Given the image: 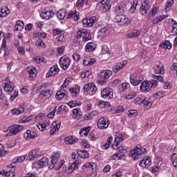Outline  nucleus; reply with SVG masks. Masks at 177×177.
Masks as SVG:
<instances>
[{
	"instance_id": "f257e3e1",
	"label": "nucleus",
	"mask_w": 177,
	"mask_h": 177,
	"mask_svg": "<svg viewBox=\"0 0 177 177\" xmlns=\"http://www.w3.org/2000/svg\"><path fill=\"white\" fill-rule=\"evenodd\" d=\"M59 158H60V152L57 151V152L53 153L51 156L50 161L48 162V168L50 169H53L54 168L56 171L62 168V167L64 165L65 161L63 160L59 161Z\"/></svg>"
},
{
	"instance_id": "f03ea898",
	"label": "nucleus",
	"mask_w": 177,
	"mask_h": 177,
	"mask_svg": "<svg viewBox=\"0 0 177 177\" xmlns=\"http://www.w3.org/2000/svg\"><path fill=\"white\" fill-rule=\"evenodd\" d=\"M144 154H146V149L142 147L140 145H136L133 150L129 152L130 157H132L135 160L142 158Z\"/></svg>"
},
{
	"instance_id": "7ed1b4c3",
	"label": "nucleus",
	"mask_w": 177,
	"mask_h": 177,
	"mask_svg": "<svg viewBox=\"0 0 177 177\" xmlns=\"http://www.w3.org/2000/svg\"><path fill=\"white\" fill-rule=\"evenodd\" d=\"M158 82L156 80H151L150 81H144L141 83L140 91L144 93H147L151 91V88H156Z\"/></svg>"
},
{
	"instance_id": "20e7f679",
	"label": "nucleus",
	"mask_w": 177,
	"mask_h": 177,
	"mask_svg": "<svg viewBox=\"0 0 177 177\" xmlns=\"http://www.w3.org/2000/svg\"><path fill=\"white\" fill-rule=\"evenodd\" d=\"M82 38V42H88L92 39V36H91V32L88 29L82 28L79 30L75 35V39H80Z\"/></svg>"
},
{
	"instance_id": "39448f33",
	"label": "nucleus",
	"mask_w": 177,
	"mask_h": 177,
	"mask_svg": "<svg viewBox=\"0 0 177 177\" xmlns=\"http://www.w3.org/2000/svg\"><path fill=\"white\" fill-rule=\"evenodd\" d=\"M48 84L46 83H43L37 87V91H40L39 96L40 97H44V99H49L52 96L53 92L52 90L47 88Z\"/></svg>"
},
{
	"instance_id": "423d86ee",
	"label": "nucleus",
	"mask_w": 177,
	"mask_h": 177,
	"mask_svg": "<svg viewBox=\"0 0 177 177\" xmlns=\"http://www.w3.org/2000/svg\"><path fill=\"white\" fill-rule=\"evenodd\" d=\"M136 103L140 106H143L146 110H149L151 106H153V102L150 99L145 97V96H139L135 99Z\"/></svg>"
},
{
	"instance_id": "0eeeda50",
	"label": "nucleus",
	"mask_w": 177,
	"mask_h": 177,
	"mask_svg": "<svg viewBox=\"0 0 177 177\" xmlns=\"http://www.w3.org/2000/svg\"><path fill=\"white\" fill-rule=\"evenodd\" d=\"M115 23H118L120 27H124L125 26H128V24L131 23V19L125 15L120 14L115 16Z\"/></svg>"
},
{
	"instance_id": "6e6552de",
	"label": "nucleus",
	"mask_w": 177,
	"mask_h": 177,
	"mask_svg": "<svg viewBox=\"0 0 177 177\" xmlns=\"http://www.w3.org/2000/svg\"><path fill=\"white\" fill-rule=\"evenodd\" d=\"M9 132L6 135V136H15L17 135L19 132H21L24 127L20 124H14L12 126H10Z\"/></svg>"
},
{
	"instance_id": "1a4fd4ad",
	"label": "nucleus",
	"mask_w": 177,
	"mask_h": 177,
	"mask_svg": "<svg viewBox=\"0 0 177 177\" xmlns=\"http://www.w3.org/2000/svg\"><path fill=\"white\" fill-rule=\"evenodd\" d=\"M84 93H88L90 96H92L95 95L96 92H97V87H96V85H95L94 83L86 84L84 86Z\"/></svg>"
},
{
	"instance_id": "9d476101",
	"label": "nucleus",
	"mask_w": 177,
	"mask_h": 177,
	"mask_svg": "<svg viewBox=\"0 0 177 177\" xmlns=\"http://www.w3.org/2000/svg\"><path fill=\"white\" fill-rule=\"evenodd\" d=\"M70 57L66 55L61 57L59 59V64L62 70H67L70 67L71 63Z\"/></svg>"
},
{
	"instance_id": "9b49d317",
	"label": "nucleus",
	"mask_w": 177,
	"mask_h": 177,
	"mask_svg": "<svg viewBox=\"0 0 177 177\" xmlns=\"http://www.w3.org/2000/svg\"><path fill=\"white\" fill-rule=\"evenodd\" d=\"M110 125V120L107 118H100L97 121V127L98 129H107Z\"/></svg>"
},
{
	"instance_id": "f8f14e48",
	"label": "nucleus",
	"mask_w": 177,
	"mask_h": 177,
	"mask_svg": "<svg viewBox=\"0 0 177 177\" xmlns=\"http://www.w3.org/2000/svg\"><path fill=\"white\" fill-rule=\"evenodd\" d=\"M113 75V72L110 70H105L102 71L99 74V78L101 81V82H103L104 84L110 77Z\"/></svg>"
},
{
	"instance_id": "ddd939ff",
	"label": "nucleus",
	"mask_w": 177,
	"mask_h": 177,
	"mask_svg": "<svg viewBox=\"0 0 177 177\" xmlns=\"http://www.w3.org/2000/svg\"><path fill=\"white\" fill-rule=\"evenodd\" d=\"M113 93L111 88H105L101 91V97L103 99L109 100V99L113 98Z\"/></svg>"
},
{
	"instance_id": "4468645a",
	"label": "nucleus",
	"mask_w": 177,
	"mask_h": 177,
	"mask_svg": "<svg viewBox=\"0 0 177 177\" xmlns=\"http://www.w3.org/2000/svg\"><path fill=\"white\" fill-rule=\"evenodd\" d=\"M97 21L96 17H87L82 20L83 27H92Z\"/></svg>"
},
{
	"instance_id": "2eb2a0df",
	"label": "nucleus",
	"mask_w": 177,
	"mask_h": 177,
	"mask_svg": "<svg viewBox=\"0 0 177 177\" xmlns=\"http://www.w3.org/2000/svg\"><path fill=\"white\" fill-rule=\"evenodd\" d=\"M62 122L60 121H55L52 123L50 128V135H54L55 132H59V129H60V125Z\"/></svg>"
},
{
	"instance_id": "dca6fc26",
	"label": "nucleus",
	"mask_w": 177,
	"mask_h": 177,
	"mask_svg": "<svg viewBox=\"0 0 177 177\" xmlns=\"http://www.w3.org/2000/svg\"><path fill=\"white\" fill-rule=\"evenodd\" d=\"M151 6L149 4V1L145 0L143 3L141 4V7L140 8V12L142 16H145L146 13H147V11L150 9Z\"/></svg>"
},
{
	"instance_id": "f3484780",
	"label": "nucleus",
	"mask_w": 177,
	"mask_h": 177,
	"mask_svg": "<svg viewBox=\"0 0 177 177\" xmlns=\"http://www.w3.org/2000/svg\"><path fill=\"white\" fill-rule=\"evenodd\" d=\"M39 156H42V153L39 151V148H36L29 152L27 160H34V158H37V157H39Z\"/></svg>"
},
{
	"instance_id": "a211bd4d",
	"label": "nucleus",
	"mask_w": 177,
	"mask_h": 177,
	"mask_svg": "<svg viewBox=\"0 0 177 177\" xmlns=\"http://www.w3.org/2000/svg\"><path fill=\"white\" fill-rule=\"evenodd\" d=\"M110 32H111V27L106 25L99 30L98 35L100 37H106V35H109Z\"/></svg>"
},
{
	"instance_id": "6ab92c4d",
	"label": "nucleus",
	"mask_w": 177,
	"mask_h": 177,
	"mask_svg": "<svg viewBox=\"0 0 177 177\" xmlns=\"http://www.w3.org/2000/svg\"><path fill=\"white\" fill-rule=\"evenodd\" d=\"M125 10H127V4L121 3L116 6L115 13H116V15H122L125 12Z\"/></svg>"
},
{
	"instance_id": "aec40b11",
	"label": "nucleus",
	"mask_w": 177,
	"mask_h": 177,
	"mask_svg": "<svg viewBox=\"0 0 177 177\" xmlns=\"http://www.w3.org/2000/svg\"><path fill=\"white\" fill-rule=\"evenodd\" d=\"M139 165L142 168H149L151 165V158L147 156L144 158L139 163Z\"/></svg>"
},
{
	"instance_id": "412c9836",
	"label": "nucleus",
	"mask_w": 177,
	"mask_h": 177,
	"mask_svg": "<svg viewBox=\"0 0 177 177\" xmlns=\"http://www.w3.org/2000/svg\"><path fill=\"white\" fill-rule=\"evenodd\" d=\"M124 140V138H122V136H118L115 138L114 143L112 145V149L113 150H118L120 149V145L121 142Z\"/></svg>"
},
{
	"instance_id": "4be33fe9",
	"label": "nucleus",
	"mask_w": 177,
	"mask_h": 177,
	"mask_svg": "<svg viewBox=\"0 0 177 177\" xmlns=\"http://www.w3.org/2000/svg\"><path fill=\"white\" fill-rule=\"evenodd\" d=\"M4 86V91L6 92H13V85L11 84L10 81L9 80V77H6V80H4L3 83Z\"/></svg>"
},
{
	"instance_id": "5701e85b",
	"label": "nucleus",
	"mask_w": 177,
	"mask_h": 177,
	"mask_svg": "<svg viewBox=\"0 0 177 177\" xmlns=\"http://www.w3.org/2000/svg\"><path fill=\"white\" fill-rule=\"evenodd\" d=\"M155 74H164V64L159 62L153 66Z\"/></svg>"
},
{
	"instance_id": "b1692460",
	"label": "nucleus",
	"mask_w": 177,
	"mask_h": 177,
	"mask_svg": "<svg viewBox=\"0 0 177 177\" xmlns=\"http://www.w3.org/2000/svg\"><path fill=\"white\" fill-rule=\"evenodd\" d=\"M128 64V62L123 61L119 63H117L113 67V73H118L120 70H122V68H124L125 66Z\"/></svg>"
},
{
	"instance_id": "393cba45",
	"label": "nucleus",
	"mask_w": 177,
	"mask_h": 177,
	"mask_svg": "<svg viewBox=\"0 0 177 177\" xmlns=\"http://www.w3.org/2000/svg\"><path fill=\"white\" fill-rule=\"evenodd\" d=\"M40 16L43 20H49L55 16V12H53V10L45 11L41 12Z\"/></svg>"
},
{
	"instance_id": "a878e982",
	"label": "nucleus",
	"mask_w": 177,
	"mask_h": 177,
	"mask_svg": "<svg viewBox=\"0 0 177 177\" xmlns=\"http://www.w3.org/2000/svg\"><path fill=\"white\" fill-rule=\"evenodd\" d=\"M120 153H115L111 156L113 160H125V155L123 153L127 152L126 149H120Z\"/></svg>"
},
{
	"instance_id": "bb28decb",
	"label": "nucleus",
	"mask_w": 177,
	"mask_h": 177,
	"mask_svg": "<svg viewBox=\"0 0 177 177\" xmlns=\"http://www.w3.org/2000/svg\"><path fill=\"white\" fill-rule=\"evenodd\" d=\"M59 71V66H57V65H54L53 67L50 68L49 73H46V77L47 78H49V77H53V75H56V74H57Z\"/></svg>"
},
{
	"instance_id": "cd10ccee",
	"label": "nucleus",
	"mask_w": 177,
	"mask_h": 177,
	"mask_svg": "<svg viewBox=\"0 0 177 177\" xmlns=\"http://www.w3.org/2000/svg\"><path fill=\"white\" fill-rule=\"evenodd\" d=\"M142 32V29H133L132 32L127 34V38H138Z\"/></svg>"
},
{
	"instance_id": "c85d7f7f",
	"label": "nucleus",
	"mask_w": 177,
	"mask_h": 177,
	"mask_svg": "<svg viewBox=\"0 0 177 177\" xmlns=\"http://www.w3.org/2000/svg\"><path fill=\"white\" fill-rule=\"evenodd\" d=\"M37 133L32 132L30 130H27L24 133V137L26 140H31V139H35L37 138Z\"/></svg>"
},
{
	"instance_id": "c756f323",
	"label": "nucleus",
	"mask_w": 177,
	"mask_h": 177,
	"mask_svg": "<svg viewBox=\"0 0 177 177\" xmlns=\"http://www.w3.org/2000/svg\"><path fill=\"white\" fill-rule=\"evenodd\" d=\"M78 164H80V160H75L73 162L68 168L66 172L67 174H73L75 169H78Z\"/></svg>"
},
{
	"instance_id": "7c9ffc66",
	"label": "nucleus",
	"mask_w": 177,
	"mask_h": 177,
	"mask_svg": "<svg viewBox=\"0 0 177 177\" xmlns=\"http://www.w3.org/2000/svg\"><path fill=\"white\" fill-rule=\"evenodd\" d=\"M77 142H78V138L72 136H68L64 138V143L66 145H74Z\"/></svg>"
},
{
	"instance_id": "2f4dec72",
	"label": "nucleus",
	"mask_w": 177,
	"mask_h": 177,
	"mask_svg": "<svg viewBox=\"0 0 177 177\" xmlns=\"http://www.w3.org/2000/svg\"><path fill=\"white\" fill-rule=\"evenodd\" d=\"M67 93H68V92H67L66 89L61 88V90L56 93L55 99L57 100H62L63 97L67 95Z\"/></svg>"
},
{
	"instance_id": "473e14b6",
	"label": "nucleus",
	"mask_w": 177,
	"mask_h": 177,
	"mask_svg": "<svg viewBox=\"0 0 177 177\" xmlns=\"http://www.w3.org/2000/svg\"><path fill=\"white\" fill-rule=\"evenodd\" d=\"M66 19H73L75 21H78V13H77V10L71 11L68 12Z\"/></svg>"
},
{
	"instance_id": "72a5a7b5",
	"label": "nucleus",
	"mask_w": 177,
	"mask_h": 177,
	"mask_svg": "<svg viewBox=\"0 0 177 177\" xmlns=\"http://www.w3.org/2000/svg\"><path fill=\"white\" fill-rule=\"evenodd\" d=\"M130 82L131 85H133V86H138V85H139L142 82V80H140V79H138L136 77L133 75H131Z\"/></svg>"
},
{
	"instance_id": "f704fd0d",
	"label": "nucleus",
	"mask_w": 177,
	"mask_h": 177,
	"mask_svg": "<svg viewBox=\"0 0 177 177\" xmlns=\"http://www.w3.org/2000/svg\"><path fill=\"white\" fill-rule=\"evenodd\" d=\"M86 52H93L96 49V44L93 42H89L85 46Z\"/></svg>"
},
{
	"instance_id": "c9c22d12",
	"label": "nucleus",
	"mask_w": 177,
	"mask_h": 177,
	"mask_svg": "<svg viewBox=\"0 0 177 177\" xmlns=\"http://www.w3.org/2000/svg\"><path fill=\"white\" fill-rule=\"evenodd\" d=\"M28 73L29 74L30 78L32 80L37 77V69L34 67L28 68Z\"/></svg>"
},
{
	"instance_id": "e433bc0d",
	"label": "nucleus",
	"mask_w": 177,
	"mask_h": 177,
	"mask_svg": "<svg viewBox=\"0 0 177 177\" xmlns=\"http://www.w3.org/2000/svg\"><path fill=\"white\" fill-rule=\"evenodd\" d=\"M24 28V23L21 21H17L14 28V31H21Z\"/></svg>"
},
{
	"instance_id": "4c0bfd02",
	"label": "nucleus",
	"mask_w": 177,
	"mask_h": 177,
	"mask_svg": "<svg viewBox=\"0 0 177 177\" xmlns=\"http://www.w3.org/2000/svg\"><path fill=\"white\" fill-rule=\"evenodd\" d=\"M26 158H27V155L17 156L12 160V162L13 164H19V162H23Z\"/></svg>"
},
{
	"instance_id": "58836bf2",
	"label": "nucleus",
	"mask_w": 177,
	"mask_h": 177,
	"mask_svg": "<svg viewBox=\"0 0 177 177\" xmlns=\"http://www.w3.org/2000/svg\"><path fill=\"white\" fill-rule=\"evenodd\" d=\"M48 164L49 162L48 161V158L45 157H43L40 160L37 161V165L41 168L43 167H46Z\"/></svg>"
},
{
	"instance_id": "ea45409f",
	"label": "nucleus",
	"mask_w": 177,
	"mask_h": 177,
	"mask_svg": "<svg viewBox=\"0 0 177 177\" xmlns=\"http://www.w3.org/2000/svg\"><path fill=\"white\" fill-rule=\"evenodd\" d=\"M9 13H10V11H9V9L7 7H2L0 9V17H6Z\"/></svg>"
},
{
	"instance_id": "a19ab883",
	"label": "nucleus",
	"mask_w": 177,
	"mask_h": 177,
	"mask_svg": "<svg viewBox=\"0 0 177 177\" xmlns=\"http://www.w3.org/2000/svg\"><path fill=\"white\" fill-rule=\"evenodd\" d=\"M91 131V127H84L80 129V135L81 136H88L89 131Z\"/></svg>"
},
{
	"instance_id": "79ce46f5",
	"label": "nucleus",
	"mask_w": 177,
	"mask_h": 177,
	"mask_svg": "<svg viewBox=\"0 0 177 177\" xmlns=\"http://www.w3.org/2000/svg\"><path fill=\"white\" fill-rule=\"evenodd\" d=\"M67 14L66 10L62 9L57 12V17L60 20H63L64 17H66V15Z\"/></svg>"
},
{
	"instance_id": "37998d69",
	"label": "nucleus",
	"mask_w": 177,
	"mask_h": 177,
	"mask_svg": "<svg viewBox=\"0 0 177 177\" xmlns=\"http://www.w3.org/2000/svg\"><path fill=\"white\" fill-rule=\"evenodd\" d=\"M129 88H131V86L128 82H124L118 86V89L120 92H124L125 89H129Z\"/></svg>"
},
{
	"instance_id": "c03bdc74",
	"label": "nucleus",
	"mask_w": 177,
	"mask_h": 177,
	"mask_svg": "<svg viewBox=\"0 0 177 177\" xmlns=\"http://www.w3.org/2000/svg\"><path fill=\"white\" fill-rule=\"evenodd\" d=\"M80 87L78 86H76L73 88H70L69 92L72 95V96H77V95L80 93Z\"/></svg>"
},
{
	"instance_id": "a18cd8bd",
	"label": "nucleus",
	"mask_w": 177,
	"mask_h": 177,
	"mask_svg": "<svg viewBox=\"0 0 177 177\" xmlns=\"http://www.w3.org/2000/svg\"><path fill=\"white\" fill-rule=\"evenodd\" d=\"M160 48H163V49H171L172 48V44L169 40H167L163 43L160 44Z\"/></svg>"
},
{
	"instance_id": "49530a36",
	"label": "nucleus",
	"mask_w": 177,
	"mask_h": 177,
	"mask_svg": "<svg viewBox=\"0 0 177 177\" xmlns=\"http://www.w3.org/2000/svg\"><path fill=\"white\" fill-rule=\"evenodd\" d=\"M11 113L12 114H16L17 115L23 114V113H24V107L19 106L18 109H14L12 110Z\"/></svg>"
},
{
	"instance_id": "de8ad7c7",
	"label": "nucleus",
	"mask_w": 177,
	"mask_h": 177,
	"mask_svg": "<svg viewBox=\"0 0 177 177\" xmlns=\"http://www.w3.org/2000/svg\"><path fill=\"white\" fill-rule=\"evenodd\" d=\"M167 17H168V15H160L156 17L155 19H153L152 23L153 24H158V23H161V21L164 20V19H167Z\"/></svg>"
},
{
	"instance_id": "09e8293b",
	"label": "nucleus",
	"mask_w": 177,
	"mask_h": 177,
	"mask_svg": "<svg viewBox=\"0 0 177 177\" xmlns=\"http://www.w3.org/2000/svg\"><path fill=\"white\" fill-rule=\"evenodd\" d=\"M10 174H12V176H15V168H12L9 171H5V170L0 171V175H4L6 177L10 176Z\"/></svg>"
},
{
	"instance_id": "8fccbe9b",
	"label": "nucleus",
	"mask_w": 177,
	"mask_h": 177,
	"mask_svg": "<svg viewBox=\"0 0 177 177\" xmlns=\"http://www.w3.org/2000/svg\"><path fill=\"white\" fill-rule=\"evenodd\" d=\"M172 5H174V0H167L165 6V11L166 12V13L168 12L169 10H171Z\"/></svg>"
},
{
	"instance_id": "3c124183",
	"label": "nucleus",
	"mask_w": 177,
	"mask_h": 177,
	"mask_svg": "<svg viewBox=\"0 0 177 177\" xmlns=\"http://www.w3.org/2000/svg\"><path fill=\"white\" fill-rule=\"evenodd\" d=\"M73 115H75V118H76L77 120H79V118L82 116V112H81V111H80V109L77 108L73 109Z\"/></svg>"
},
{
	"instance_id": "603ef678",
	"label": "nucleus",
	"mask_w": 177,
	"mask_h": 177,
	"mask_svg": "<svg viewBox=\"0 0 177 177\" xmlns=\"http://www.w3.org/2000/svg\"><path fill=\"white\" fill-rule=\"evenodd\" d=\"M99 114V112L97 111H93L88 115H85L84 117V120H92V117H95V115H97Z\"/></svg>"
},
{
	"instance_id": "864d4df0",
	"label": "nucleus",
	"mask_w": 177,
	"mask_h": 177,
	"mask_svg": "<svg viewBox=\"0 0 177 177\" xmlns=\"http://www.w3.org/2000/svg\"><path fill=\"white\" fill-rule=\"evenodd\" d=\"M122 111H124V108L122 106H118L111 109L113 114L122 113Z\"/></svg>"
},
{
	"instance_id": "5fc2aeb1",
	"label": "nucleus",
	"mask_w": 177,
	"mask_h": 177,
	"mask_svg": "<svg viewBox=\"0 0 177 177\" xmlns=\"http://www.w3.org/2000/svg\"><path fill=\"white\" fill-rule=\"evenodd\" d=\"M67 104L71 109H73V107H77V106H80L81 104V102L78 100H72L69 102Z\"/></svg>"
},
{
	"instance_id": "6e6d98bb",
	"label": "nucleus",
	"mask_w": 177,
	"mask_h": 177,
	"mask_svg": "<svg viewBox=\"0 0 177 177\" xmlns=\"http://www.w3.org/2000/svg\"><path fill=\"white\" fill-rule=\"evenodd\" d=\"M77 154L80 158H88L89 157V153L86 151H78Z\"/></svg>"
},
{
	"instance_id": "4d7b16f0",
	"label": "nucleus",
	"mask_w": 177,
	"mask_h": 177,
	"mask_svg": "<svg viewBox=\"0 0 177 177\" xmlns=\"http://www.w3.org/2000/svg\"><path fill=\"white\" fill-rule=\"evenodd\" d=\"M98 106L100 109H107L108 107H110V102L100 101L98 103Z\"/></svg>"
},
{
	"instance_id": "13d9d810",
	"label": "nucleus",
	"mask_w": 177,
	"mask_h": 177,
	"mask_svg": "<svg viewBox=\"0 0 177 177\" xmlns=\"http://www.w3.org/2000/svg\"><path fill=\"white\" fill-rule=\"evenodd\" d=\"M36 46L39 49H44L45 48V43H44V41H42L41 39H39L36 41Z\"/></svg>"
},
{
	"instance_id": "bf43d9fd",
	"label": "nucleus",
	"mask_w": 177,
	"mask_h": 177,
	"mask_svg": "<svg viewBox=\"0 0 177 177\" xmlns=\"http://www.w3.org/2000/svg\"><path fill=\"white\" fill-rule=\"evenodd\" d=\"M171 162L173 164V166L177 168V153H174L171 155Z\"/></svg>"
},
{
	"instance_id": "052dcab7",
	"label": "nucleus",
	"mask_w": 177,
	"mask_h": 177,
	"mask_svg": "<svg viewBox=\"0 0 177 177\" xmlns=\"http://www.w3.org/2000/svg\"><path fill=\"white\" fill-rule=\"evenodd\" d=\"M171 32L173 34H177V23L175 21H172Z\"/></svg>"
},
{
	"instance_id": "680f3d73",
	"label": "nucleus",
	"mask_w": 177,
	"mask_h": 177,
	"mask_svg": "<svg viewBox=\"0 0 177 177\" xmlns=\"http://www.w3.org/2000/svg\"><path fill=\"white\" fill-rule=\"evenodd\" d=\"M135 96H136V92L131 91V92L129 93L128 95H127L125 96V99H127L129 100L131 99H133V97H135Z\"/></svg>"
},
{
	"instance_id": "e2e57ef3",
	"label": "nucleus",
	"mask_w": 177,
	"mask_h": 177,
	"mask_svg": "<svg viewBox=\"0 0 177 177\" xmlns=\"http://www.w3.org/2000/svg\"><path fill=\"white\" fill-rule=\"evenodd\" d=\"M101 52L103 55H106V53H110V48H109V46L104 45L102 46Z\"/></svg>"
},
{
	"instance_id": "0e129e2a",
	"label": "nucleus",
	"mask_w": 177,
	"mask_h": 177,
	"mask_svg": "<svg viewBox=\"0 0 177 177\" xmlns=\"http://www.w3.org/2000/svg\"><path fill=\"white\" fill-rule=\"evenodd\" d=\"M93 167H96L95 163L87 162L82 167V169H85V168H93Z\"/></svg>"
},
{
	"instance_id": "69168bd1",
	"label": "nucleus",
	"mask_w": 177,
	"mask_h": 177,
	"mask_svg": "<svg viewBox=\"0 0 177 177\" xmlns=\"http://www.w3.org/2000/svg\"><path fill=\"white\" fill-rule=\"evenodd\" d=\"M37 127L39 131H45L46 129V123H38Z\"/></svg>"
},
{
	"instance_id": "338daca9",
	"label": "nucleus",
	"mask_w": 177,
	"mask_h": 177,
	"mask_svg": "<svg viewBox=\"0 0 177 177\" xmlns=\"http://www.w3.org/2000/svg\"><path fill=\"white\" fill-rule=\"evenodd\" d=\"M70 78H66L63 84L61 86V89H64L65 88H67L68 85L70 84Z\"/></svg>"
},
{
	"instance_id": "774afa93",
	"label": "nucleus",
	"mask_w": 177,
	"mask_h": 177,
	"mask_svg": "<svg viewBox=\"0 0 177 177\" xmlns=\"http://www.w3.org/2000/svg\"><path fill=\"white\" fill-rule=\"evenodd\" d=\"M158 12V7H153L152 10L149 12V16H155V15H157Z\"/></svg>"
}]
</instances>
